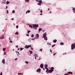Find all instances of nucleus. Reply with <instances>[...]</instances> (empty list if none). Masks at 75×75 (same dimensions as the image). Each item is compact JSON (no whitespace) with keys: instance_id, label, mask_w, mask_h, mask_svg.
<instances>
[{"instance_id":"nucleus-2","label":"nucleus","mask_w":75,"mask_h":75,"mask_svg":"<svg viewBox=\"0 0 75 75\" xmlns=\"http://www.w3.org/2000/svg\"><path fill=\"white\" fill-rule=\"evenodd\" d=\"M33 25L34 29H35V30H37V27H38V24H33Z\"/></svg>"},{"instance_id":"nucleus-23","label":"nucleus","mask_w":75,"mask_h":75,"mask_svg":"<svg viewBox=\"0 0 75 75\" xmlns=\"http://www.w3.org/2000/svg\"><path fill=\"white\" fill-rule=\"evenodd\" d=\"M10 3V2L8 1H7L6 2V4H9Z\"/></svg>"},{"instance_id":"nucleus-59","label":"nucleus","mask_w":75,"mask_h":75,"mask_svg":"<svg viewBox=\"0 0 75 75\" xmlns=\"http://www.w3.org/2000/svg\"><path fill=\"white\" fill-rule=\"evenodd\" d=\"M48 10H50V8H49L48 9Z\"/></svg>"},{"instance_id":"nucleus-17","label":"nucleus","mask_w":75,"mask_h":75,"mask_svg":"<svg viewBox=\"0 0 75 75\" xmlns=\"http://www.w3.org/2000/svg\"><path fill=\"white\" fill-rule=\"evenodd\" d=\"M34 57H38V55L36 54H34Z\"/></svg>"},{"instance_id":"nucleus-24","label":"nucleus","mask_w":75,"mask_h":75,"mask_svg":"<svg viewBox=\"0 0 75 75\" xmlns=\"http://www.w3.org/2000/svg\"><path fill=\"white\" fill-rule=\"evenodd\" d=\"M18 75H23V73H18Z\"/></svg>"},{"instance_id":"nucleus-5","label":"nucleus","mask_w":75,"mask_h":75,"mask_svg":"<svg viewBox=\"0 0 75 75\" xmlns=\"http://www.w3.org/2000/svg\"><path fill=\"white\" fill-rule=\"evenodd\" d=\"M4 35H2L0 37L1 39H4Z\"/></svg>"},{"instance_id":"nucleus-25","label":"nucleus","mask_w":75,"mask_h":75,"mask_svg":"<svg viewBox=\"0 0 75 75\" xmlns=\"http://www.w3.org/2000/svg\"><path fill=\"white\" fill-rule=\"evenodd\" d=\"M25 1H26L27 3H28V2L29 1V0H25Z\"/></svg>"},{"instance_id":"nucleus-40","label":"nucleus","mask_w":75,"mask_h":75,"mask_svg":"<svg viewBox=\"0 0 75 75\" xmlns=\"http://www.w3.org/2000/svg\"><path fill=\"white\" fill-rule=\"evenodd\" d=\"M10 41H9V42H11V43L13 42V41H11V40H10Z\"/></svg>"},{"instance_id":"nucleus-44","label":"nucleus","mask_w":75,"mask_h":75,"mask_svg":"<svg viewBox=\"0 0 75 75\" xmlns=\"http://www.w3.org/2000/svg\"><path fill=\"white\" fill-rule=\"evenodd\" d=\"M6 0H3V2H5L6 3Z\"/></svg>"},{"instance_id":"nucleus-51","label":"nucleus","mask_w":75,"mask_h":75,"mask_svg":"<svg viewBox=\"0 0 75 75\" xmlns=\"http://www.w3.org/2000/svg\"><path fill=\"white\" fill-rule=\"evenodd\" d=\"M17 59H18V58L15 59V61H16V60H17Z\"/></svg>"},{"instance_id":"nucleus-15","label":"nucleus","mask_w":75,"mask_h":75,"mask_svg":"<svg viewBox=\"0 0 75 75\" xmlns=\"http://www.w3.org/2000/svg\"><path fill=\"white\" fill-rule=\"evenodd\" d=\"M38 1V2L39 3H40V4H41V3H42L41 2H42V0Z\"/></svg>"},{"instance_id":"nucleus-50","label":"nucleus","mask_w":75,"mask_h":75,"mask_svg":"<svg viewBox=\"0 0 75 75\" xmlns=\"http://www.w3.org/2000/svg\"><path fill=\"white\" fill-rule=\"evenodd\" d=\"M3 3V4H6V3H5V2H4Z\"/></svg>"},{"instance_id":"nucleus-3","label":"nucleus","mask_w":75,"mask_h":75,"mask_svg":"<svg viewBox=\"0 0 75 75\" xmlns=\"http://www.w3.org/2000/svg\"><path fill=\"white\" fill-rule=\"evenodd\" d=\"M31 45H26L25 46V48H27V49H28V48H30V47H31Z\"/></svg>"},{"instance_id":"nucleus-54","label":"nucleus","mask_w":75,"mask_h":75,"mask_svg":"<svg viewBox=\"0 0 75 75\" xmlns=\"http://www.w3.org/2000/svg\"><path fill=\"white\" fill-rule=\"evenodd\" d=\"M27 36H29V35L28 34L26 35Z\"/></svg>"},{"instance_id":"nucleus-60","label":"nucleus","mask_w":75,"mask_h":75,"mask_svg":"<svg viewBox=\"0 0 75 75\" xmlns=\"http://www.w3.org/2000/svg\"><path fill=\"white\" fill-rule=\"evenodd\" d=\"M20 50V49L18 48V50Z\"/></svg>"},{"instance_id":"nucleus-41","label":"nucleus","mask_w":75,"mask_h":75,"mask_svg":"<svg viewBox=\"0 0 75 75\" xmlns=\"http://www.w3.org/2000/svg\"><path fill=\"white\" fill-rule=\"evenodd\" d=\"M35 40V38H32V40Z\"/></svg>"},{"instance_id":"nucleus-28","label":"nucleus","mask_w":75,"mask_h":75,"mask_svg":"<svg viewBox=\"0 0 75 75\" xmlns=\"http://www.w3.org/2000/svg\"><path fill=\"white\" fill-rule=\"evenodd\" d=\"M29 52H30V54H32V53H33V51H29Z\"/></svg>"},{"instance_id":"nucleus-1","label":"nucleus","mask_w":75,"mask_h":75,"mask_svg":"<svg viewBox=\"0 0 75 75\" xmlns=\"http://www.w3.org/2000/svg\"><path fill=\"white\" fill-rule=\"evenodd\" d=\"M42 38H44V39L45 40H46V41L47 40V33H45L43 34Z\"/></svg>"},{"instance_id":"nucleus-35","label":"nucleus","mask_w":75,"mask_h":75,"mask_svg":"<svg viewBox=\"0 0 75 75\" xmlns=\"http://www.w3.org/2000/svg\"><path fill=\"white\" fill-rule=\"evenodd\" d=\"M25 63H26V64H28V62H25Z\"/></svg>"},{"instance_id":"nucleus-32","label":"nucleus","mask_w":75,"mask_h":75,"mask_svg":"<svg viewBox=\"0 0 75 75\" xmlns=\"http://www.w3.org/2000/svg\"><path fill=\"white\" fill-rule=\"evenodd\" d=\"M37 4H38V5L39 6H41V4H40V3Z\"/></svg>"},{"instance_id":"nucleus-19","label":"nucleus","mask_w":75,"mask_h":75,"mask_svg":"<svg viewBox=\"0 0 75 75\" xmlns=\"http://www.w3.org/2000/svg\"><path fill=\"white\" fill-rule=\"evenodd\" d=\"M15 34H16L17 35H18L19 34L18 32H16Z\"/></svg>"},{"instance_id":"nucleus-46","label":"nucleus","mask_w":75,"mask_h":75,"mask_svg":"<svg viewBox=\"0 0 75 75\" xmlns=\"http://www.w3.org/2000/svg\"><path fill=\"white\" fill-rule=\"evenodd\" d=\"M42 49H40V51H41V52H42Z\"/></svg>"},{"instance_id":"nucleus-9","label":"nucleus","mask_w":75,"mask_h":75,"mask_svg":"<svg viewBox=\"0 0 75 75\" xmlns=\"http://www.w3.org/2000/svg\"><path fill=\"white\" fill-rule=\"evenodd\" d=\"M40 71H41V69L40 68H39L37 70V72H40Z\"/></svg>"},{"instance_id":"nucleus-29","label":"nucleus","mask_w":75,"mask_h":75,"mask_svg":"<svg viewBox=\"0 0 75 75\" xmlns=\"http://www.w3.org/2000/svg\"><path fill=\"white\" fill-rule=\"evenodd\" d=\"M27 12L28 13H30V10H28V11H27Z\"/></svg>"},{"instance_id":"nucleus-13","label":"nucleus","mask_w":75,"mask_h":75,"mask_svg":"<svg viewBox=\"0 0 75 75\" xmlns=\"http://www.w3.org/2000/svg\"><path fill=\"white\" fill-rule=\"evenodd\" d=\"M73 10L74 13H75V8H73Z\"/></svg>"},{"instance_id":"nucleus-42","label":"nucleus","mask_w":75,"mask_h":75,"mask_svg":"<svg viewBox=\"0 0 75 75\" xmlns=\"http://www.w3.org/2000/svg\"><path fill=\"white\" fill-rule=\"evenodd\" d=\"M2 74H3V73H2V72H1L0 74V75H3Z\"/></svg>"},{"instance_id":"nucleus-12","label":"nucleus","mask_w":75,"mask_h":75,"mask_svg":"<svg viewBox=\"0 0 75 75\" xmlns=\"http://www.w3.org/2000/svg\"><path fill=\"white\" fill-rule=\"evenodd\" d=\"M39 33H40V31H41V30H42V29H41V28H40L39 29Z\"/></svg>"},{"instance_id":"nucleus-11","label":"nucleus","mask_w":75,"mask_h":75,"mask_svg":"<svg viewBox=\"0 0 75 75\" xmlns=\"http://www.w3.org/2000/svg\"><path fill=\"white\" fill-rule=\"evenodd\" d=\"M57 40L55 39L53 41V42H54V43H55V42H57Z\"/></svg>"},{"instance_id":"nucleus-14","label":"nucleus","mask_w":75,"mask_h":75,"mask_svg":"<svg viewBox=\"0 0 75 75\" xmlns=\"http://www.w3.org/2000/svg\"><path fill=\"white\" fill-rule=\"evenodd\" d=\"M16 52L17 54L18 55H20V54L19 53V52H18L16 51Z\"/></svg>"},{"instance_id":"nucleus-36","label":"nucleus","mask_w":75,"mask_h":75,"mask_svg":"<svg viewBox=\"0 0 75 75\" xmlns=\"http://www.w3.org/2000/svg\"><path fill=\"white\" fill-rule=\"evenodd\" d=\"M16 28H18V25L16 26Z\"/></svg>"},{"instance_id":"nucleus-18","label":"nucleus","mask_w":75,"mask_h":75,"mask_svg":"<svg viewBox=\"0 0 75 75\" xmlns=\"http://www.w3.org/2000/svg\"><path fill=\"white\" fill-rule=\"evenodd\" d=\"M29 27H30V28H33V26L31 25H29Z\"/></svg>"},{"instance_id":"nucleus-53","label":"nucleus","mask_w":75,"mask_h":75,"mask_svg":"<svg viewBox=\"0 0 75 75\" xmlns=\"http://www.w3.org/2000/svg\"><path fill=\"white\" fill-rule=\"evenodd\" d=\"M55 54H56V53L54 54H53V55H55Z\"/></svg>"},{"instance_id":"nucleus-64","label":"nucleus","mask_w":75,"mask_h":75,"mask_svg":"<svg viewBox=\"0 0 75 75\" xmlns=\"http://www.w3.org/2000/svg\"><path fill=\"white\" fill-rule=\"evenodd\" d=\"M27 12H26V14H27Z\"/></svg>"},{"instance_id":"nucleus-27","label":"nucleus","mask_w":75,"mask_h":75,"mask_svg":"<svg viewBox=\"0 0 75 75\" xmlns=\"http://www.w3.org/2000/svg\"><path fill=\"white\" fill-rule=\"evenodd\" d=\"M28 40L29 41V42H31V40L30 39H29Z\"/></svg>"},{"instance_id":"nucleus-55","label":"nucleus","mask_w":75,"mask_h":75,"mask_svg":"<svg viewBox=\"0 0 75 75\" xmlns=\"http://www.w3.org/2000/svg\"><path fill=\"white\" fill-rule=\"evenodd\" d=\"M7 6L6 7V9H7Z\"/></svg>"},{"instance_id":"nucleus-6","label":"nucleus","mask_w":75,"mask_h":75,"mask_svg":"<svg viewBox=\"0 0 75 75\" xmlns=\"http://www.w3.org/2000/svg\"><path fill=\"white\" fill-rule=\"evenodd\" d=\"M40 67V68H43V67H44L43 64H41Z\"/></svg>"},{"instance_id":"nucleus-30","label":"nucleus","mask_w":75,"mask_h":75,"mask_svg":"<svg viewBox=\"0 0 75 75\" xmlns=\"http://www.w3.org/2000/svg\"><path fill=\"white\" fill-rule=\"evenodd\" d=\"M47 67H48V65L47 64H45V68Z\"/></svg>"},{"instance_id":"nucleus-49","label":"nucleus","mask_w":75,"mask_h":75,"mask_svg":"<svg viewBox=\"0 0 75 75\" xmlns=\"http://www.w3.org/2000/svg\"><path fill=\"white\" fill-rule=\"evenodd\" d=\"M16 48H18V45H17L16 46Z\"/></svg>"},{"instance_id":"nucleus-20","label":"nucleus","mask_w":75,"mask_h":75,"mask_svg":"<svg viewBox=\"0 0 75 75\" xmlns=\"http://www.w3.org/2000/svg\"><path fill=\"white\" fill-rule=\"evenodd\" d=\"M60 45H64V43L63 42H61V43H60Z\"/></svg>"},{"instance_id":"nucleus-21","label":"nucleus","mask_w":75,"mask_h":75,"mask_svg":"<svg viewBox=\"0 0 75 75\" xmlns=\"http://www.w3.org/2000/svg\"><path fill=\"white\" fill-rule=\"evenodd\" d=\"M6 48H3V51H5V50H6Z\"/></svg>"},{"instance_id":"nucleus-39","label":"nucleus","mask_w":75,"mask_h":75,"mask_svg":"<svg viewBox=\"0 0 75 75\" xmlns=\"http://www.w3.org/2000/svg\"><path fill=\"white\" fill-rule=\"evenodd\" d=\"M30 30H29V31H28V33H29L30 32Z\"/></svg>"},{"instance_id":"nucleus-34","label":"nucleus","mask_w":75,"mask_h":75,"mask_svg":"<svg viewBox=\"0 0 75 75\" xmlns=\"http://www.w3.org/2000/svg\"><path fill=\"white\" fill-rule=\"evenodd\" d=\"M55 44H54V45H52V47H55Z\"/></svg>"},{"instance_id":"nucleus-47","label":"nucleus","mask_w":75,"mask_h":75,"mask_svg":"<svg viewBox=\"0 0 75 75\" xmlns=\"http://www.w3.org/2000/svg\"><path fill=\"white\" fill-rule=\"evenodd\" d=\"M50 52H51V53H52V50H50Z\"/></svg>"},{"instance_id":"nucleus-4","label":"nucleus","mask_w":75,"mask_h":75,"mask_svg":"<svg viewBox=\"0 0 75 75\" xmlns=\"http://www.w3.org/2000/svg\"><path fill=\"white\" fill-rule=\"evenodd\" d=\"M52 71H54V70H52L50 69V70H48V73H51L52 72Z\"/></svg>"},{"instance_id":"nucleus-63","label":"nucleus","mask_w":75,"mask_h":75,"mask_svg":"<svg viewBox=\"0 0 75 75\" xmlns=\"http://www.w3.org/2000/svg\"><path fill=\"white\" fill-rule=\"evenodd\" d=\"M50 13H51V11H50Z\"/></svg>"},{"instance_id":"nucleus-45","label":"nucleus","mask_w":75,"mask_h":75,"mask_svg":"<svg viewBox=\"0 0 75 75\" xmlns=\"http://www.w3.org/2000/svg\"><path fill=\"white\" fill-rule=\"evenodd\" d=\"M7 12H6V13L8 14V11L7 10Z\"/></svg>"},{"instance_id":"nucleus-8","label":"nucleus","mask_w":75,"mask_h":75,"mask_svg":"<svg viewBox=\"0 0 75 75\" xmlns=\"http://www.w3.org/2000/svg\"><path fill=\"white\" fill-rule=\"evenodd\" d=\"M2 62L4 64H5V59H3Z\"/></svg>"},{"instance_id":"nucleus-22","label":"nucleus","mask_w":75,"mask_h":75,"mask_svg":"<svg viewBox=\"0 0 75 75\" xmlns=\"http://www.w3.org/2000/svg\"><path fill=\"white\" fill-rule=\"evenodd\" d=\"M47 45H51V43L48 42L47 43Z\"/></svg>"},{"instance_id":"nucleus-58","label":"nucleus","mask_w":75,"mask_h":75,"mask_svg":"<svg viewBox=\"0 0 75 75\" xmlns=\"http://www.w3.org/2000/svg\"><path fill=\"white\" fill-rule=\"evenodd\" d=\"M43 70L44 71V70H45V69H44V68H43Z\"/></svg>"},{"instance_id":"nucleus-7","label":"nucleus","mask_w":75,"mask_h":75,"mask_svg":"<svg viewBox=\"0 0 75 75\" xmlns=\"http://www.w3.org/2000/svg\"><path fill=\"white\" fill-rule=\"evenodd\" d=\"M45 69H47L46 72H47V73H48V71H49V69H48V68H47V67H45Z\"/></svg>"},{"instance_id":"nucleus-33","label":"nucleus","mask_w":75,"mask_h":75,"mask_svg":"<svg viewBox=\"0 0 75 75\" xmlns=\"http://www.w3.org/2000/svg\"><path fill=\"white\" fill-rule=\"evenodd\" d=\"M23 50V48H20V50L21 51H22V50Z\"/></svg>"},{"instance_id":"nucleus-26","label":"nucleus","mask_w":75,"mask_h":75,"mask_svg":"<svg viewBox=\"0 0 75 75\" xmlns=\"http://www.w3.org/2000/svg\"><path fill=\"white\" fill-rule=\"evenodd\" d=\"M54 69V67H51V69L52 70H53V69Z\"/></svg>"},{"instance_id":"nucleus-31","label":"nucleus","mask_w":75,"mask_h":75,"mask_svg":"<svg viewBox=\"0 0 75 75\" xmlns=\"http://www.w3.org/2000/svg\"><path fill=\"white\" fill-rule=\"evenodd\" d=\"M13 13H15V11L13 10L12 11Z\"/></svg>"},{"instance_id":"nucleus-48","label":"nucleus","mask_w":75,"mask_h":75,"mask_svg":"<svg viewBox=\"0 0 75 75\" xmlns=\"http://www.w3.org/2000/svg\"><path fill=\"white\" fill-rule=\"evenodd\" d=\"M9 40H11V38L10 37L9 38Z\"/></svg>"},{"instance_id":"nucleus-16","label":"nucleus","mask_w":75,"mask_h":75,"mask_svg":"<svg viewBox=\"0 0 75 75\" xmlns=\"http://www.w3.org/2000/svg\"><path fill=\"white\" fill-rule=\"evenodd\" d=\"M67 74H71V75H72V73L71 72H69L67 73Z\"/></svg>"},{"instance_id":"nucleus-52","label":"nucleus","mask_w":75,"mask_h":75,"mask_svg":"<svg viewBox=\"0 0 75 75\" xmlns=\"http://www.w3.org/2000/svg\"><path fill=\"white\" fill-rule=\"evenodd\" d=\"M11 20H14V18H12Z\"/></svg>"},{"instance_id":"nucleus-43","label":"nucleus","mask_w":75,"mask_h":75,"mask_svg":"<svg viewBox=\"0 0 75 75\" xmlns=\"http://www.w3.org/2000/svg\"><path fill=\"white\" fill-rule=\"evenodd\" d=\"M40 13H42V10H41L40 11Z\"/></svg>"},{"instance_id":"nucleus-38","label":"nucleus","mask_w":75,"mask_h":75,"mask_svg":"<svg viewBox=\"0 0 75 75\" xmlns=\"http://www.w3.org/2000/svg\"><path fill=\"white\" fill-rule=\"evenodd\" d=\"M31 37L33 38L34 37V34H33L31 36Z\"/></svg>"},{"instance_id":"nucleus-37","label":"nucleus","mask_w":75,"mask_h":75,"mask_svg":"<svg viewBox=\"0 0 75 75\" xmlns=\"http://www.w3.org/2000/svg\"><path fill=\"white\" fill-rule=\"evenodd\" d=\"M6 52H4V55H6Z\"/></svg>"},{"instance_id":"nucleus-57","label":"nucleus","mask_w":75,"mask_h":75,"mask_svg":"<svg viewBox=\"0 0 75 75\" xmlns=\"http://www.w3.org/2000/svg\"><path fill=\"white\" fill-rule=\"evenodd\" d=\"M40 15H42V13H41L40 14Z\"/></svg>"},{"instance_id":"nucleus-56","label":"nucleus","mask_w":75,"mask_h":75,"mask_svg":"<svg viewBox=\"0 0 75 75\" xmlns=\"http://www.w3.org/2000/svg\"><path fill=\"white\" fill-rule=\"evenodd\" d=\"M67 54V53H63V54Z\"/></svg>"},{"instance_id":"nucleus-62","label":"nucleus","mask_w":75,"mask_h":75,"mask_svg":"<svg viewBox=\"0 0 75 75\" xmlns=\"http://www.w3.org/2000/svg\"><path fill=\"white\" fill-rule=\"evenodd\" d=\"M66 74V75H68V74Z\"/></svg>"},{"instance_id":"nucleus-61","label":"nucleus","mask_w":75,"mask_h":75,"mask_svg":"<svg viewBox=\"0 0 75 75\" xmlns=\"http://www.w3.org/2000/svg\"><path fill=\"white\" fill-rule=\"evenodd\" d=\"M35 59H36V57H35Z\"/></svg>"},{"instance_id":"nucleus-10","label":"nucleus","mask_w":75,"mask_h":75,"mask_svg":"<svg viewBox=\"0 0 75 75\" xmlns=\"http://www.w3.org/2000/svg\"><path fill=\"white\" fill-rule=\"evenodd\" d=\"M36 37H37L38 38H38L39 37V35L38 34H37L36 35Z\"/></svg>"}]
</instances>
